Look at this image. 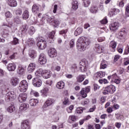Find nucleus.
Listing matches in <instances>:
<instances>
[{
	"mask_svg": "<svg viewBox=\"0 0 129 129\" xmlns=\"http://www.w3.org/2000/svg\"><path fill=\"white\" fill-rule=\"evenodd\" d=\"M16 93L14 91H10L8 93L6 94L5 96V100L7 102L12 100V99H16Z\"/></svg>",
	"mask_w": 129,
	"mask_h": 129,
	"instance_id": "39448f33",
	"label": "nucleus"
},
{
	"mask_svg": "<svg viewBox=\"0 0 129 129\" xmlns=\"http://www.w3.org/2000/svg\"><path fill=\"white\" fill-rule=\"evenodd\" d=\"M15 14H16V15H17V16H21V15H22V9L21 8L18 9L16 11Z\"/></svg>",
	"mask_w": 129,
	"mask_h": 129,
	"instance_id": "6e6d98bb",
	"label": "nucleus"
},
{
	"mask_svg": "<svg viewBox=\"0 0 129 129\" xmlns=\"http://www.w3.org/2000/svg\"><path fill=\"white\" fill-rule=\"evenodd\" d=\"M30 94L31 95H34V96H35V97H38L39 96V93L33 90H31Z\"/></svg>",
	"mask_w": 129,
	"mask_h": 129,
	"instance_id": "de8ad7c7",
	"label": "nucleus"
},
{
	"mask_svg": "<svg viewBox=\"0 0 129 129\" xmlns=\"http://www.w3.org/2000/svg\"><path fill=\"white\" fill-rule=\"evenodd\" d=\"M26 44L29 46V47H31V46H33L34 44H35V40L34 38H29L26 42Z\"/></svg>",
	"mask_w": 129,
	"mask_h": 129,
	"instance_id": "f704fd0d",
	"label": "nucleus"
},
{
	"mask_svg": "<svg viewBox=\"0 0 129 129\" xmlns=\"http://www.w3.org/2000/svg\"><path fill=\"white\" fill-rule=\"evenodd\" d=\"M7 110L8 112H10V113L14 112V111L16 110V108L15 107V105H10L9 107L7 108Z\"/></svg>",
	"mask_w": 129,
	"mask_h": 129,
	"instance_id": "e433bc0d",
	"label": "nucleus"
},
{
	"mask_svg": "<svg viewBox=\"0 0 129 129\" xmlns=\"http://www.w3.org/2000/svg\"><path fill=\"white\" fill-rule=\"evenodd\" d=\"M119 13V9H112L108 13L109 17H113V16H115V15H117Z\"/></svg>",
	"mask_w": 129,
	"mask_h": 129,
	"instance_id": "f3484780",
	"label": "nucleus"
},
{
	"mask_svg": "<svg viewBox=\"0 0 129 129\" xmlns=\"http://www.w3.org/2000/svg\"><path fill=\"white\" fill-rule=\"evenodd\" d=\"M80 94H81L83 98H85L86 97H87V93L85 92L84 88H82L81 89V91L80 92Z\"/></svg>",
	"mask_w": 129,
	"mask_h": 129,
	"instance_id": "a19ab883",
	"label": "nucleus"
},
{
	"mask_svg": "<svg viewBox=\"0 0 129 129\" xmlns=\"http://www.w3.org/2000/svg\"><path fill=\"white\" fill-rule=\"evenodd\" d=\"M107 67V64L104 63V62H102L100 64V69H105Z\"/></svg>",
	"mask_w": 129,
	"mask_h": 129,
	"instance_id": "5fc2aeb1",
	"label": "nucleus"
},
{
	"mask_svg": "<svg viewBox=\"0 0 129 129\" xmlns=\"http://www.w3.org/2000/svg\"><path fill=\"white\" fill-rule=\"evenodd\" d=\"M76 69H77V66L76 64H73L71 69L72 73H75Z\"/></svg>",
	"mask_w": 129,
	"mask_h": 129,
	"instance_id": "603ef678",
	"label": "nucleus"
},
{
	"mask_svg": "<svg viewBox=\"0 0 129 129\" xmlns=\"http://www.w3.org/2000/svg\"><path fill=\"white\" fill-rule=\"evenodd\" d=\"M43 19H45V20H46V21H47L49 23H52V22H53V18L47 15H44Z\"/></svg>",
	"mask_w": 129,
	"mask_h": 129,
	"instance_id": "79ce46f5",
	"label": "nucleus"
},
{
	"mask_svg": "<svg viewBox=\"0 0 129 129\" xmlns=\"http://www.w3.org/2000/svg\"><path fill=\"white\" fill-rule=\"evenodd\" d=\"M99 83L100 84H107L108 81L106 79H101L99 80Z\"/></svg>",
	"mask_w": 129,
	"mask_h": 129,
	"instance_id": "49530a36",
	"label": "nucleus"
},
{
	"mask_svg": "<svg viewBox=\"0 0 129 129\" xmlns=\"http://www.w3.org/2000/svg\"><path fill=\"white\" fill-rule=\"evenodd\" d=\"M38 61L41 64V65H44L47 62V58H46V55L44 53H41L39 55Z\"/></svg>",
	"mask_w": 129,
	"mask_h": 129,
	"instance_id": "9d476101",
	"label": "nucleus"
},
{
	"mask_svg": "<svg viewBox=\"0 0 129 129\" xmlns=\"http://www.w3.org/2000/svg\"><path fill=\"white\" fill-rule=\"evenodd\" d=\"M10 43H11L12 45H17L19 44V39L17 38H14L13 41L11 42Z\"/></svg>",
	"mask_w": 129,
	"mask_h": 129,
	"instance_id": "3c124183",
	"label": "nucleus"
},
{
	"mask_svg": "<svg viewBox=\"0 0 129 129\" xmlns=\"http://www.w3.org/2000/svg\"><path fill=\"white\" fill-rule=\"evenodd\" d=\"M29 104L23 103L21 105L19 110L20 111H25V110H27L29 108Z\"/></svg>",
	"mask_w": 129,
	"mask_h": 129,
	"instance_id": "4be33fe9",
	"label": "nucleus"
},
{
	"mask_svg": "<svg viewBox=\"0 0 129 129\" xmlns=\"http://www.w3.org/2000/svg\"><path fill=\"white\" fill-rule=\"evenodd\" d=\"M118 77H117V75L116 74H114L111 76H108V79L109 80H111V81L113 82L115 79H117Z\"/></svg>",
	"mask_w": 129,
	"mask_h": 129,
	"instance_id": "58836bf2",
	"label": "nucleus"
},
{
	"mask_svg": "<svg viewBox=\"0 0 129 129\" xmlns=\"http://www.w3.org/2000/svg\"><path fill=\"white\" fill-rule=\"evenodd\" d=\"M90 45V40L85 37H80L77 41V48L79 51L83 52Z\"/></svg>",
	"mask_w": 129,
	"mask_h": 129,
	"instance_id": "f257e3e1",
	"label": "nucleus"
},
{
	"mask_svg": "<svg viewBox=\"0 0 129 129\" xmlns=\"http://www.w3.org/2000/svg\"><path fill=\"white\" fill-rule=\"evenodd\" d=\"M89 100L88 99H86L84 101L82 102V105H87L88 103H89Z\"/></svg>",
	"mask_w": 129,
	"mask_h": 129,
	"instance_id": "bf43d9fd",
	"label": "nucleus"
},
{
	"mask_svg": "<svg viewBox=\"0 0 129 129\" xmlns=\"http://www.w3.org/2000/svg\"><path fill=\"white\" fill-rule=\"evenodd\" d=\"M83 3L84 7H85V8H88L91 4L90 0H86L85 1H84Z\"/></svg>",
	"mask_w": 129,
	"mask_h": 129,
	"instance_id": "8fccbe9b",
	"label": "nucleus"
},
{
	"mask_svg": "<svg viewBox=\"0 0 129 129\" xmlns=\"http://www.w3.org/2000/svg\"><path fill=\"white\" fill-rule=\"evenodd\" d=\"M17 72L18 74H20V75H23L24 74V73L25 72V69L24 68H23V66L22 65H19L17 69Z\"/></svg>",
	"mask_w": 129,
	"mask_h": 129,
	"instance_id": "2f4dec72",
	"label": "nucleus"
},
{
	"mask_svg": "<svg viewBox=\"0 0 129 129\" xmlns=\"http://www.w3.org/2000/svg\"><path fill=\"white\" fill-rule=\"evenodd\" d=\"M106 87L109 92V93H114V92H115V90H116L115 86L112 85H109Z\"/></svg>",
	"mask_w": 129,
	"mask_h": 129,
	"instance_id": "412c9836",
	"label": "nucleus"
},
{
	"mask_svg": "<svg viewBox=\"0 0 129 129\" xmlns=\"http://www.w3.org/2000/svg\"><path fill=\"white\" fill-rule=\"evenodd\" d=\"M49 92V88H44L42 90H41V93L42 94H47V93Z\"/></svg>",
	"mask_w": 129,
	"mask_h": 129,
	"instance_id": "864d4df0",
	"label": "nucleus"
},
{
	"mask_svg": "<svg viewBox=\"0 0 129 129\" xmlns=\"http://www.w3.org/2000/svg\"><path fill=\"white\" fill-rule=\"evenodd\" d=\"M63 104H64V105L69 104V100H68V98H65L64 99V101H63Z\"/></svg>",
	"mask_w": 129,
	"mask_h": 129,
	"instance_id": "69168bd1",
	"label": "nucleus"
},
{
	"mask_svg": "<svg viewBox=\"0 0 129 129\" xmlns=\"http://www.w3.org/2000/svg\"><path fill=\"white\" fill-rule=\"evenodd\" d=\"M125 14L126 17H129V5L126 7Z\"/></svg>",
	"mask_w": 129,
	"mask_h": 129,
	"instance_id": "13d9d810",
	"label": "nucleus"
},
{
	"mask_svg": "<svg viewBox=\"0 0 129 129\" xmlns=\"http://www.w3.org/2000/svg\"><path fill=\"white\" fill-rule=\"evenodd\" d=\"M22 129H31V126L30 125V123L29 121L25 120L23 121L21 125Z\"/></svg>",
	"mask_w": 129,
	"mask_h": 129,
	"instance_id": "2eb2a0df",
	"label": "nucleus"
},
{
	"mask_svg": "<svg viewBox=\"0 0 129 129\" xmlns=\"http://www.w3.org/2000/svg\"><path fill=\"white\" fill-rule=\"evenodd\" d=\"M5 16L6 18H9V19H11V18L13 17V15L12 14V13H11V12L9 11L5 13Z\"/></svg>",
	"mask_w": 129,
	"mask_h": 129,
	"instance_id": "4d7b16f0",
	"label": "nucleus"
},
{
	"mask_svg": "<svg viewBox=\"0 0 129 129\" xmlns=\"http://www.w3.org/2000/svg\"><path fill=\"white\" fill-rule=\"evenodd\" d=\"M48 55L50 58H55L57 56V51L54 48H50L48 50Z\"/></svg>",
	"mask_w": 129,
	"mask_h": 129,
	"instance_id": "f8f14e48",
	"label": "nucleus"
},
{
	"mask_svg": "<svg viewBox=\"0 0 129 129\" xmlns=\"http://www.w3.org/2000/svg\"><path fill=\"white\" fill-rule=\"evenodd\" d=\"M27 31H28V28H27V25H23L20 27L18 34L20 36H25L27 34Z\"/></svg>",
	"mask_w": 129,
	"mask_h": 129,
	"instance_id": "1a4fd4ad",
	"label": "nucleus"
},
{
	"mask_svg": "<svg viewBox=\"0 0 129 129\" xmlns=\"http://www.w3.org/2000/svg\"><path fill=\"white\" fill-rule=\"evenodd\" d=\"M39 100L36 99H31L29 100V104L31 106H36L38 104Z\"/></svg>",
	"mask_w": 129,
	"mask_h": 129,
	"instance_id": "c756f323",
	"label": "nucleus"
},
{
	"mask_svg": "<svg viewBox=\"0 0 129 129\" xmlns=\"http://www.w3.org/2000/svg\"><path fill=\"white\" fill-rule=\"evenodd\" d=\"M32 11L35 16L37 14H39L40 13V5L36 4L33 5L32 8Z\"/></svg>",
	"mask_w": 129,
	"mask_h": 129,
	"instance_id": "ddd939ff",
	"label": "nucleus"
},
{
	"mask_svg": "<svg viewBox=\"0 0 129 129\" xmlns=\"http://www.w3.org/2000/svg\"><path fill=\"white\" fill-rule=\"evenodd\" d=\"M32 84L35 87H40L42 85V81L38 78H34L32 80Z\"/></svg>",
	"mask_w": 129,
	"mask_h": 129,
	"instance_id": "6e6552de",
	"label": "nucleus"
},
{
	"mask_svg": "<svg viewBox=\"0 0 129 129\" xmlns=\"http://www.w3.org/2000/svg\"><path fill=\"white\" fill-rule=\"evenodd\" d=\"M53 23L54 24V27L56 28L61 24V21L59 19L53 20Z\"/></svg>",
	"mask_w": 129,
	"mask_h": 129,
	"instance_id": "a18cd8bd",
	"label": "nucleus"
},
{
	"mask_svg": "<svg viewBox=\"0 0 129 129\" xmlns=\"http://www.w3.org/2000/svg\"><path fill=\"white\" fill-rule=\"evenodd\" d=\"M109 28L110 31H112V32L116 31V30H117L118 28V23H117V22H114L111 23L109 25Z\"/></svg>",
	"mask_w": 129,
	"mask_h": 129,
	"instance_id": "dca6fc26",
	"label": "nucleus"
},
{
	"mask_svg": "<svg viewBox=\"0 0 129 129\" xmlns=\"http://www.w3.org/2000/svg\"><path fill=\"white\" fill-rule=\"evenodd\" d=\"M67 33V29L62 30L59 32V35H65Z\"/></svg>",
	"mask_w": 129,
	"mask_h": 129,
	"instance_id": "774afa93",
	"label": "nucleus"
},
{
	"mask_svg": "<svg viewBox=\"0 0 129 129\" xmlns=\"http://www.w3.org/2000/svg\"><path fill=\"white\" fill-rule=\"evenodd\" d=\"M2 35H3V37H6L9 35V31H8V30H5L2 32Z\"/></svg>",
	"mask_w": 129,
	"mask_h": 129,
	"instance_id": "052dcab7",
	"label": "nucleus"
},
{
	"mask_svg": "<svg viewBox=\"0 0 129 129\" xmlns=\"http://www.w3.org/2000/svg\"><path fill=\"white\" fill-rule=\"evenodd\" d=\"M36 32V29H35V27L33 26H31L28 30V33L30 36H33L34 34H35V32Z\"/></svg>",
	"mask_w": 129,
	"mask_h": 129,
	"instance_id": "4c0bfd02",
	"label": "nucleus"
},
{
	"mask_svg": "<svg viewBox=\"0 0 129 129\" xmlns=\"http://www.w3.org/2000/svg\"><path fill=\"white\" fill-rule=\"evenodd\" d=\"M115 48H116V42L114 41L110 42L109 44V49L111 52H115Z\"/></svg>",
	"mask_w": 129,
	"mask_h": 129,
	"instance_id": "aec40b11",
	"label": "nucleus"
},
{
	"mask_svg": "<svg viewBox=\"0 0 129 129\" xmlns=\"http://www.w3.org/2000/svg\"><path fill=\"white\" fill-rule=\"evenodd\" d=\"M14 23H15V24H17V25H20V24H22V21L20 19V17H16L14 18Z\"/></svg>",
	"mask_w": 129,
	"mask_h": 129,
	"instance_id": "c03bdc74",
	"label": "nucleus"
},
{
	"mask_svg": "<svg viewBox=\"0 0 129 129\" xmlns=\"http://www.w3.org/2000/svg\"><path fill=\"white\" fill-rule=\"evenodd\" d=\"M127 33V31L126 29L124 28L121 29L120 32L119 33L118 39L124 41V40H125V36H126Z\"/></svg>",
	"mask_w": 129,
	"mask_h": 129,
	"instance_id": "0eeeda50",
	"label": "nucleus"
},
{
	"mask_svg": "<svg viewBox=\"0 0 129 129\" xmlns=\"http://www.w3.org/2000/svg\"><path fill=\"white\" fill-rule=\"evenodd\" d=\"M28 98V95L26 93H21L19 94L18 97V100L19 102H25Z\"/></svg>",
	"mask_w": 129,
	"mask_h": 129,
	"instance_id": "9b49d317",
	"label": "nucleus"
},
{
	"mask_svg": "<svg viewBox=\"0 0 129 129\" xmlns=\"http://www.w3.org/2000/svg\"><path fill=\"white\" fill-rule=\"evenodd\" d=\"M54 102H55V101L53 99L49 98L46 100L44 105H43V107H48V106H50L52 104H54Z\"/></svg>",
	"mask_w": 129,
	"mask_h": 129,
	"instance_id": "a211bd4d",
	"label": "nucleus"
},
{
	"mask_svg": "<svg viewBox=\"0 0 129 129\" xmlns=\"http://www.w3.org/2000/svg\"><path fill=\"white\" fill-rule=\"evenodd\" d=\"M94 87V90L95 91H96V90H98L100 88V86H99L97 84H94L93 85Z\"/></svg>",
	"mask_w": 129,
	"mask_h": 129,
	"instance_id": "680f3d73",
	"label": "nucleus"
},
{
	"mask_svg": "<svg viewBox=\"0 0 129 129\" xmlns=\"http://www.w3.org/2000/svg\"><path fill=\"white\" fill-rule=\"evenodd\" d=\"M17 57L18 53L15 52L9 57V59H10V60H14V59H16V58Z\"/></svg>",
	"mask_w": 129,
	"mask_h": 129,
	"instance_id": "09e8293b",
	"label": "nucleus"
},
{
	"mask_svg": "<svg viewBox=\"0 0 129 129\" xmlns=\"http://www.w3.org/2000/svg\"><path fill=\"white\" fill-rule=\"evenodd\" d=\"M124 65H128L129 64V58H125L123 60Z\"/></svg>",
	"mask_w": 129,
	"mask_h": 129,
	"instance_id": "0e129e2a",
	"label": "nucleus"
},
{
	"mask_svg": "<svg viewBox=\"0 0 129 129\" xmlns=\"http://www.w3.org/2000/svg\"><path fill=\"white\" fill-rule=\"evenodd\" d=\"M82 32H83V29L81 27L78 28L76 31H75V36H79L80 34L82 33Z\"/></svg>",
	"mask_w": 129,
	"mask_h": 129,
	"instance_id": "72a5a7b5",
	"label": "nucleus"
},
{
	"mask_svg": "<svg viewBox=\"0 0 129 129\" xmlns=\"http://www.w3.org/2000/svg\"><path fill=\"white\" fill-rule=\"evenodd\" d=\"M36 69V64L35 63H31L27 68V72L28 73H33Z\"/></svg>",
	"mask_w": 129,
	"mask_h": 129,
	"instance_id": "4468645a",
	"label": "nucleus"
},
{
	"mask_svg": "<svg viewBox=\"0 0 129 129\" xmlns=\"http://www.w3.org/2000/svg\"><path fill=\"white\" fill-rule=\"evenodd\" d=\"M88 68V61L85 59H83L80 62L79 69L81 70V72H85Z\"/></svg>",
	"mask_w": 129,
	"mask_h": 129,
	"instance_id": "20e7f679",
	"label": "nucleus"
},
{
	"mask_svg": "<svg viewBox=\"0 0 129 129\" xmlns=\"http://www.w3.org/2000/svg\"><path fill=\"white\" fill-rule=\"evenodd\" d=\"M7 4L8 6L12 8H15L18 6V2H17V0H8Z\"/></svg>",
	"mask_w": 129,
	"mask_h": 129,
	"instance_id": "6ab92c4d",
	"label": "nucleus"
},
{
	"mask_svg": "<svg viewBox=\"0 0 129 129\" xmlns=\"http://www.w3.org/2000/svg\"><path fill=\"white\" fill-rule=\"evenodd\" d=\"M85 108H83L82 107H78L76 109L77 113L80 114L83 112V110H85Z\"/></svg>",
	"mask_w": 129,
	"mask_h": 129,
	"instance_id": "37998d69",
	"label": "nucleus"
},
{
	"mask_svg": "<svg viewBox=\"0 0 129 129\" xmlns=\"http://www.w3.org/2000/svg\"><path fill=\"white\" fill-rule=\"evenodd\" d=\"M98 11V8L96 6H92L90 8V12L92 14H96Z\"/></svg>",
	"mask_w": 129,
	"mask_h": 129,
	"instance_id": "473e14b6",
	"label": "nucleus"
},
{
	"mask_svg": "<svg viewBox=\"0 0 129 129\" xmlns=\"http://www.w3.org/2000/svg\"><path fill=\"white\" fill-rule=\"evenodd\" d=\"M55 34H56L55 31H52L49 32L48 34L47 41L49 43H53L55 40Z\"/></svg>",
	"mask_w": 129,
	"mask_h": 129,
	"instance_id": "423d86ee",
	"label": "nucleus"
},
{
	"mask_svg": "<svg viewBox=\"0 0 129 129\" xmlns=\"http://www.w3.org/2000/svg\"><path fill=\"white\" fill-rule=\"evenodd\" d=\"M42 77L45 79H48L51 77V73L49 71L43 70Z\"/></svg>",
	"mask_w": 129,
	"mask_h": 129,
	"instance_id": "a878e982",
	"label": "nucleus"
},
{
	"mask_svg": "<svg viewBox=\"0 0 129 129\" xmlns=\"http://www.w3.org/2000/svg\"><path fill=\"white\" fill-rule=\"evenodd\" d=\"M73 108H74V106L73 105H71L69 107V108L67 109V110L69 113H70V112H72V110H73Z\"/></svg>",
	"mask_w": 129,
	"mask_h": 129,
	"instance_id": "e2e57ef3",
	"label": "nucleus"
},
{
	"mask_svg": "<svg viewBox=\"0 0 129 129\" xmlns=\"http://www.w3.org/2000/svg\"><path fill=\"white\" fill-rule=\"evenodd\" d=\"M29 56L32 59H35L37 57V51L34 50H30L29 53Z\"/></svg>",
	"mask_w": 129,
	"mask_h": 129,
	"instance_id": "c85d7f7f",
	"label": "nucleus"
},
{
	"mask_svg": "<svg viewBox=\"0 0 129 129\" xmlns=\"http://www.w3.org/2000/svg\"><path fill=\"white\" fill-rule=\"evenodd\" d=\"M106 111L108 112V113H111V112L113 111V110H112V107H108L107 108Z\"/></svg>",
	"mask_w": 129,
	"mask_h": 129,
	"instance_id": "338daca9",
	"label": "nucleus"
},
{
	"mask_svg": "<svg viewBox=\"0 0 129 129\" xmlns=\"http://www.w3.org/2000/svg\"><path fill=\"white\" fill-rule=\"evenodd\" d=\"M19 82H20V80L17 78H12L11 80V83L13 86H17Z\"/></svg>",
	"mask_w": 129,
	"mask_h": 129,
	"instance_id": "bb28decb",
	"label": "nucleus"
},
{
	"mask_svg": "<svg viewBox=\"0 0 129 129\" xmlns=\"http://www.w3.org/2000/svg\"><path fill=\"white\" fill-rule=\"evenodd\" d=\"M29 17H30L29 11L28 10L24 11L22 15V17L24 20H27V19H29Z\"/></svg>",
	"mask_w": 129,
	"mask_h": 129,
	"instance_id": "c9c22d12",
	"label": "nucleus"
},
{
	"mask_svg": "<svg viewBox=\"0 0 129 129\" xmlns=\"http://www.w3.org/2000/svg\"><path fill=\"white\" fill-rule=\"evenodd\" d=\"M95 48L98 53H102L104 51V47L99 46V44H95Z\"/></svg>",
	"mask_w": 129,
	"mask_h": 129,
	"instance_id": "393cba45",
	"label": "nucleus"
},
{
	"mask_svg": "<svg viewBox=\"0 0 129 129\" xmlns=\"http://www.w3.org/2000/svg\"><path fill=\"white\" fill-rule=\"evenodd\" d=\"M72 9L74 11H76L78 9V2L74 1L72 3Z\"/></svg>",
	"mask_w": 129,
	"mask_h": 129,
	"instance_id": "ea45409f",
	"label": "nucleus"
},
{
	"mask_svg": "<svg viewBox=\"0 0 129 129\" xmlns=\"http://www.w3.org/2000/svg\"><path fill=\"white\" fill-rule=\"evenodd\" d=\"M18 89L20 92H26L28 89V82L26 80L22 81L19 84Z\"/></svg>",
	"mask_w": 129,
	"mask_h": 129,
	"instance_id": "f03ea898",
	"label": "nucleus"
},
{
	"mask_svg": "<svg viewBox=\"0 0 129 129\" xmlns=\"http://www.w3.org/2000/svg\"><path fill=\"white\" fill-rule=\"evenodd\" d=\"M16 68H17V66L15 63H9L8 64L7 69L9 71H14L16 70Z\"/></svg>",
	"mask_w": 129,
	"mask_h": 129,
	"instance_id": "b1692460",
	"label": "nucleus"
},
{
	"mask_svg": "<svg viewBox=\"0 0 129 129\" xmlns=\"http://www.w3.org/2000/svg\"><path fill=\"white\" fill-rule=\"evenodd\" d=\"M65 86V83L64 82L60 81L56 84V87L58 89H63Z\"/></svg>",
	"mask_w": 129,
	"mask_h": 129,
	"instance_id": "7c9ffc66",
	"label": "nucleus"
},
{
	"mask_svg": "<svg viewBox=\"0 0 129 129\" xmlns=\"http://www.w3.org/2000/svg\"><path fill=\"white\" fill-rule=\"evenodd\" d=\"M44 70L42 69H38L37 71L35 72V76H36V78H40L43 76Z\"/></svg>",
	"mask_w": 129,
	"mask_h": 129,
	"instance_id": "5701e85b",
	"label": "nucleus"
},
{
	"mask_svg": "<svg viewBox=\"0 0 129 129\" xmlns=\"http://www.w3.org/2000/svg\"><path fill=\"white\" fill-rule=\"evenodd\" d=\"M37 46L40 50H44L47 47V42L45 39L43 37H40L39 38L37 42Z\"/></svg>",
	"mask_w": 129,
	"mask_h": 129,
	"instance_id": "7ed1b4c3",
	"label": "nucleus"
},
{
	"mask_svg": "<svg viewBox=\"0 0 129 129\" xmlns=\"http://www.w3.org/2000/svg\"><path fill=\"white\" fill-rule=\"evenodd\" d=\"M85 78H86V76L85 75H80L77 77L76 79L77 82L81 83V82H82L84 80V79H85Z\"/></svg>",
	"mask_w": 129,
	"mask_h": 129,
	"instance_id": "cd10ccee",
	"label": "nucleus"
}]
</instances>
